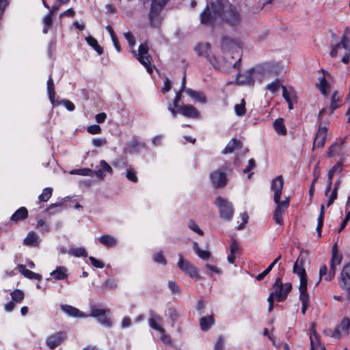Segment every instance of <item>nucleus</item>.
I'll use <instances>...</instances> for the list:
<instances>
[{
    "instance_id": "nucleus-1",
    "label": "nucleus",
    "mask_w": 350,
    "mask_h": 350,
    "mask_svg": "<svg viewBox=\"0 0 350 350\" xmlns=\"http://www.w3.org/2000/svg\"><path fill=\"white\" fill-rule=\"evenodd\" d=\"M212 11L208 5L201 14L200 20L202 24L213 25L217 16L221 17L230 26H239L242 22V17L239 10L232 4L222 5L219 0H211Z\"/></svg>"
},
{
    "instance_id": "nucleus-2",
    "label": "nucleus",
    "mask_w": 350,
    "mask_h": 350,
    "mask_svg": "<svg viewBox=\"0 0 350 350\" xmlns=\"http://www.w3.org/2000/svg\"><path fill=\"white\" fill-rule=\"evenodd\" d=\"M284 187V179L282 176L273 178L271 183V190L273 192V201L275 208L273 214V219L278 225L283 224L282 215L289 206V199L285 197L281 200L282 192Z\"/></svg>"
},
{
    "instance_id": "nucleus-3",
    "label": "nucleus",
    "mask_w": 350,
    "mask_h": 350,
    "mask_svg": "<svg viewBox=\"0 0 350 350\" xmlns=\"http://www.w3.org/2000/svg\"><path fill=\"white\" fill-rule=\"evenodd\" d=\"M338 49H344V54L341 62L344 64H347L350 59V31L348 28L345 29L340 42L332 46L330 52V55L332 57L337 56Z\"/></svg>"
},
{
    "instance_id": "nucleus-4",
    "label": "nucleus",
    "mask_w": 350,
    "mask_h": 350,
    "mask_svg": "<svg viewBox=\"0 0 350 350\" xmlns=\"http://www.w3.org/2000/svg\"><path fill=\"white\" fill-rule=\"evenodd\" d=\"M306 262V257L304 255L300 254L294 263L293 269V273L297 274L299 278L300 283L299 290L301 291H307L308 278L305 270Z\"/></svg>"
},
{
    "instance_id": "nucleus-5",
    "label": "nucleus",
    "mask_w": 350,
    "mask_h": 350,
    "mask_svg": "<svg viewBox=\"0 0 350 350\" xmlns=\"http://www.w3.org/2000/svg\"><path fill=\"white\" fill-rule=\"evenodd\" d=\"M273 291L269 295H272L278 301L281 302L286 299L292 288V285L289 282L282 284L281 279L278 278L273 285Z\"/></svg>"
},
{
    "instance_id": "nucleus-6",
    "label": "nucleus",
    "mask_w": 350,
    "mask_h": 350,
    "mask_svg": "<svg viewBox=\"0 0 350 350\" xmlns=\"http://www.w3.org/2000/svg\"><path fill=\"white\" fill-rule=\"evenodd\" d=\"M215 204L219 210L221 217L228 221L232 218L234 209L231 202L221 197H217Z\"/></svg>"
},
{
    "instance_id": "nucleus-7",
    "label": "nucleus",
    "mask_w": 350,
    "mask_h": 350,
    "mask_svg": "<svg viewBox=\"0 0 350 350\" xmlns=\"http://www.w3.org/2000/svg\"><path fill=\"white\" fill-rule=\"evenodd\" d=\"M244 45L243 36L230 37L224 36L221 41V47L223 50L229 51L241 49Z\"/></svg>"
},
{
    "instance_id": "nucleus-8",
    "label": "nucleus",
    "mask_w": 350,
    "mask_h": 350,
    "mask_svg": "<svg viewBox=\"0 0 350 350\" xmlns=\"http://www.w3.org/2000/svg\"><path fill=\"white\" fill-rule=\"evenodd\" d=\"M338 283L340 287L346 292L347 299L350 301V262L343 267Z\"/></svg>"
},
{
    "instance_id": "nucleus-9",
    "label": "nucleus",
    "mask_w": 350,
    "mask_h": 350,
    "mask_svg": "<svg viewBox=\"0 0 350 350\" xmlns=\"http://www.w3.org/2000/svg\"><path fill=\"white\" fill-rule=\"evenodd\" d=\"M137 59L144 65L149 73L152 72L151 67V57L148 55V46L146 43L141 44L139 46Z\"/></svg>"
},
{
    "instance_id": "nucleus-10",
    "label": "nucleus",
    "mask_w": 350,
    "mask_h": 350,
    "mask_svg": "<svg viewBox=\"0 0 350 350\" xmlns=\"http://www.w3.org/2000/svg\"><path fill=\"white\" fill-rule=\"evenodd\" d=\"M179 260L178 262V267L180 269H181L183 272H185L189 277L195 279H198L200 275L198 274V269L194 267L191 263H190L188 260H184L183 255L181 254H178Z\"/></svg>"
},
{
    "instance_id": "nucleus-11",
    "label": "nucleus",
    "mask_w": 350,
    "mask_h": 350,
    "mask_svg": "<svg viewBox=\"0 0 350 350\" xmlns=\"http://www.w3.org/2000/svg\"><path fill=\"white\" fill-rule=\"evenodd\" d=\"M350 329V319L345 317L342 319L340 323L337 325L332 334V338L336 339H340L342 336H347L349 334V330Z\"/></svg>"
},
{
    "instance_id": "nucleus-12",
    "label": "nucleus",
    "mask_w": 350,
    "mask_h": 350,
    "mask_svg": "<svg viewBox=\"0 0 350 350\" xmlns=\"http://www.w3.org/2000/svg\"><path fill=\"white\" fill-rule=\"evenodd\" d=\"M163 317L157 314L154 310H149L148 325L153 329L158 331L159 333L164 332V328L161 325Z\"/></svg>"
},
{
    "instance_id": "nucleus-13",
    "label": "nucleus",
    "mask_w": 350,
    "mask_h": 350,
    "mask_svg": "<svg viewBox=\"0 0 350 350\" xmlns=\"http://www.w3.org/2000/svg\"><path fill=\"white\" fill-rule=\"evenodd\" d=\"M213 185L216 188L224 187L227 184V177L224 172L221 170L214 171L210 174Z\"/></svg>"
},
{
    "instance_id": "nucleus-14",
    "label": "nucleus",
    "mask_w": 350,
    "mask_h": 350,
    "mask_svg": "<svg viewBox=\"0 0 350 350\" xmlns=\"http://www.w3.org/2000/svg\"><path fill=\"white\" fill-rule=\"evenodd\" d=\"M195 50L199 56L204 57L212 64H214L213 59H215V57L211 55L209 43H200L196 46Z\"/></svg>"
},
{
    "instance_id": "nucleus-15",
    "label": "nucleus",
    "mask_w": 350,
    "mask_h": 350,
    "mask_svg": "<svg viewBox=\"0 0 350 350\" xmlns=\"http://www.w3.org/2000/svg\"><path fill=\"white\" fill-rule=\"evenodd\" d=\"M178 113L189 118H198L200 113L193 105H183L178 108Z\"/></svg>"
},
{
    "instance_id": "nucleus-16",
    "label": "nucleus",
    "mask_w": 350,
    "mask_h": 350,
    "mask_svg": "<svg viewBox=\"0 0 350 350\" xmlns=\"http://www.w3.org/2000/svg\"><path fill=\"white\" fill-rule=\"evenodd\" d=\"M66 338V334L64 332H58L49 336L46 338V345L51 349H53L62 342H63Z\"/></svg>"
},
{
    "instance_id": "nucleus-17",
    "label": "nucleus",
    "mask_w": 350,
    "mask_h": 350,
    "mask_svg": "<svg viewBox=\"0 0 350 350\" xmlns=\"http://www.w3.org/2000/svg\"><path fill=\"white\" fill-rule=\"evenodd\" d=\"M327 128L319 126L313 143V148L323 147L325 145L327 137Z\"/></svg>"
},
{
    "instance_id": "nucleus-18",
    "label": "nucleus",
    "mask_w": 350,
    "mask_h": 350,
    "mask_svg": "<svg viewBox=\"0 0 350 350\" xmlns=\"http://www.w3.org/2000/svg\"><path fill=\"white\" fill-rule=\"evenodd\" d=\"M310 340L311 350H325V347L319 341L314 325H312L310 330Z\"/></svg>"
},
{
    "instance_id": "nucleus-19",
    "label": "nucleus",
    "mask_w": 350,
    "mask_h": 350,
    "mask_svg": "<svg viewBox=\"0 0 350 350\" xmlns=\"http://www.w3.org/2000/svg\"><path fill=\"white\" fill-rule=\"evenodd\" d=\"M254 69L247 70L244 74H238L237 82L240 85H252L254 83L253 78Z\"/></svg>"
},
{
    "instance_id": "nucleus-20",
    "label": "nucleus",
    "mask_w": 350,
    "mask_h": 350,
    "mask_svg": "<svg viewBox=\"0 0 350 350\" xmlns=\"http://www.w3.org/2000/svg\"><path fill=\"white\" fill-rule=\"evenodd\" d=\"M61 309L64 312L66 313L70 317L80 318H85L88 317V315L84 314L83 312L80 311L79 309L70 305H62Z\"/></svg>"
},
{
    "instance_id": "nucleus-21",
    "label": "nucleus",
    "mask_w": 350,
    "mask_h": 350,
    "mask_svg": "<svg viewBox=\"0 0 350 350\" xmlns=\"http://www.w3.org/2000/svg\"><path fill=\"white\" fill-rule=\"evenodd\" d=\"M40 242L38 235L33 231L29 232L23 240V244L29 247H37Z\"/></svg>"
},
{
    "instance_id": "nucleus-22",
    "label": "nucleus",
    "mask_w": 350,
    "mask_h": 350,
    "mask_svg": "<svg viewBox=\"0 0 350 350\" xmlns=\"http://www.w3.org/2000/svg\"><path fill=\"white\" fill-rule=\"evenodd\" d=\"M316 86L325 97L327 96L331 89V85L325 79V75L319 78Z\"/></svg>"
},
{
    "instance_id": "nucleus-23",
    "label": "nucleus",
    "mask_w": 350,
    "mask_h": 350,
    "mask_svg": "<svg viewBox=\"0 0 350 350\" xmlns=\"http://www.w3.org/2000/svg\"><path fill=\"white\" fill-rule=\"evenodd\" d=\"M68 269L64 266L57 267L50 275L53 277L55 280H62L68 278Z\"/></svg>"
},
{
    "instance_id": "nucleus-24",
    "label": "nucleus",
    "mask_w": 350,
    "mask_h": 350,
    "mask_svg": "<svg viewBox=\"0 0 350 350\" xmlns=\"http://www.w3.org/2000/svg\"><path fill=\"white\" fill-rule=\"evenodd\" d=\"M99 242L107 247H115L118 244L117 239L109 234H103L98 238Z\"/></svg>"
},
{
    "instance_id": "nucleus-25",
    "label": "nucleus",
    "mask_w": 350,
    "mask_h": 350,
    "mask_svg": "<svg viewBox=\"0 0 350 350\" xmlns=\"http://www.w3.org/2000/svg\"><path fill=\"white\" fill-rule=\"evenodd\" d=\"M341 95L339 94L338 91L335 90L333 92L331 96V103L329 105V110L331 113H333L334 110L339 108L340 107V104L339 103L341 100Z\"/></svg>"
},
{
    "instance_id": "nucleus-26",
    "label": "nucleus",
    "mask_w": 350,
    "mask_h": 350,
    "mask_svg": "<svg viewBox=\"0 0 350 350\" xmlns=\"http://www.w3.org/2000/svg\"><path fill=\"white\" fill-rule=\"evenodd\" d=\"M19 270L24 276L29 279L36 280H40L42 279L41 275L27 269L23 265L19 266Z\"/></svg>"
},
{
    "instance_id": "nucleus-27",
    "label": "nucleus",
    "mask_w": 350,
    "mask_h": 350,
    "mask_svg": "<svg viewBox=\"0 0 350 350\" xmlns=\"http://www.w3.org/2000/svg\"><path fill=\"white\" fill-rule=\"evenodd\" d=\"M185 92L192 98L200 103H205L206 102V96L202 92L193 90L191 88H187L185 90Z\"/></svg>"
},
{
    "instance_id": "nucleus-28",
    "label": "nucleus",
    "mask_w": 350,
    "mask_h": 350,
    "mask_svg": "<svg viewBox=\"0 0 350 350\" xmlns=\"http://www.w3.org/2000/svg\"><path fill=\"white\" fill-rule=\"evenodd\" d=\"M27 216V209L25 207H21L12 215L11 220L17 222L26 219Z\"/></svg>"
},
{
    "instance_id": "nucleus-29",
    "label": "nucleus",
    "mask_w": 350,
    "mask_h": 350,
    "mask_svg": "<svg viewBox=\"0 0 350 350\" xmlns=\"http://www.w3.org/2000/svg\"><path fill=\"white\" fill-rule=\"evenodd\" d=\"M90 311H91L90 314L88 315V316L92 317L94 318H97V317L105 315L110 312V310L109 308L104 309V308H99L98 306H91Z\"/></svg>"
},
{
    "instance_id": "nucleus-30",
    "label": "nucleus",
    "mask_w": 350,
    "mask_h": 350,
    "mask_svg": "<svg viewBox=\"0 0 350 350\" xmlns=\"http://www.w3.org/2000/svg\"><path fill=\"white\" fill-rule=\"evenodd\" d=\"M299 291V299L302 304L301 312L303 314H306V312L309 306V296L307 293V291Z\"/></svg>"
},
{
    "instance_id": "nucleus-31",
    "label": "nucleus",
    "mask_w": 350,
    "mask_h": 350,
    "mask_svg": "<svg viewBox=\"0 0 350 350\" xmlns=\"http://www.w3.org/2000/svg\"><path fill=\"white\" fill-rule=\"evenodd\" d=\"M239 147L241 148V142L234 138L228 142L226 148L223 150L222 153H232L237 148Z\"/></svg>"
},
{
    "instance_id": "nucleus-32",
    "label": "nucleus",
    "mask_w": 350,
    "mask_h": 350,
    "mask_svg": "<svg viewBox=\"0 0 350 350\" xmlns=\"http://www.w3.org/2000/svg\"><path fill=\"white\" fill-rule=\"evenodd\" d=\"M273 127L278 134L281 135H285L286 134V129L282 118L276 119L273 122Z\"/></svg>"
},
{
    "instance_id": "nucleus-33",
    "label": "nucleus",
    "mask_w": 350,
    "mask_h": 350,
    "mask_svg": "<svg viewBox=\"0 0 350 350\" xmlns=\"http://www.w3.org/2000/svg\"><path fill=\"white\" fill-rule=\"evenodd\" d=\"M344 144V139H340L338 141L334 143L329 148L328 151V156L329 157H334L340 151L342 146Z\"/></svg>"
},
{
    "instance_id": "nucleus-34",
    "label": "nucleus",
    "mask_w": 350,
    "mask_h": 350,
    "mask_svg": "<svg viewBox=\"0 0 350 350\" xmlns=\"http://www.w3.org/2000/svg\"><path fill=\"white\" fill-rule=\"evenodd\" d=\"M169 0H152V4L150 12V18H152L154 12L161 10Z\"/></svg>"
},
{
    "instance_id": "nucleus-35",
    "label": "nucleus",
    "mask_w": 350,
    "mask_h": 350,
    "mask_svg": "<svg viewBox=\"0 0 350 350\" xmlns=\"http://www.w3.org/2000/svg\"><path fill=\"white\" fill-rule=\"evenodd\" d=\"M67 253L71 256L75 257H86L88 256V252L84 247H72L70 248Z\"/></svg>"
},
{
    "instance_id": "nucleus-36",
    "label": "nucleus",
    "mask_w": 350,
    "mask_h": 350,
    "mask_svg": "<svg viewBox=\"0 0 350 350\" xmlns=\"http://www.w3.org/2000/svg\"><path fill=\"white\" fill-rule=\"evenodd\" d=\"M43 23V29L42 32L44 33H47L50 29H51L53 26V15L51 14H47L42 19Z\"/></svg>"
},
{
    "instance_id": "nucleus-37",
    "label": "nucleus",
    "mask_w": 350,
    "mask_h": 350,
    "mask_svg": "<svg viewBox=\"0 0 350 350\" xmlns=\"http://www.w3.org/2000/svg\"><path fill=\"white\" fill-rule=\"evenodd\" d=\"M332 258L330 261L333 262L334 263L340 265L342 260V255L339 252L337 244L335 243L332 249Z\"/></svg>"
},
{
    "instance_id": "nucleus-38",
    "label": "nucleus",
    "mask_w": 350,
    "mask_h": 350,
    "mask_svg": "<svg viewBox=\"0 0 350 350\" xmlns=\"http://www.w3.org/2000/svg\"><path fill=\"white\" fill-rule=\"evenodd\" d=\"M214 323V318L213 316L204 317L200 319V327L202 330L206 331Z\"/></svg>"
},
{
    "instance_id": "nucleus-39",
    "label": "nucleus",
    "mask_w": 350,
    "mask_h": 350,
    "mask_svg": "<svg viewBox=\"0 0 350 350\" xmlns=\"http://www.w3.org/2000/svg\"><path fill=\"white\" fill-rule=\"evenodd\" d=\"M85 40L87 41L88 44L91 46L99 55L103 54V48L99 45L97 40L92 37V36H88L85 38Z\"/></svg>"
},
{
    "instance_id": "nucleus-40",
    "label": "nucleus",
    "mask_w": 350,
    "mask_h": 350,
    "mask_svg": "<svg viewBox=\"0 0 350 350\" xmlns=\"http://www.w3.org/2000/svg\"><path fill=\"white\" fill-rule=\"evenodd\" d=\"M282 96L286 102L296 101V95L293 90H288L285 86H282Z\"/></svg>"
},
{
    "instance_id": "nucleus-41",
    "label": "nucleus",
    "mask_w": 350,
    "mask_h": 350,
    "mask_svg": "<svg viewBox=\"0 0 350 350\" xmlns=\"http://www.w3.org/2000/svg\"><path fill=\"white\" fill-rule=\"evenodd\" d=\"M47 92L49 94V97L51 103H53L55 98V92L54 88L53 80L52 77L50 76L47 81Z\"/></svg>"
},
{
    "instance_id": "nucleus-42",
    "label": "nucleus",
    "mask_w": 350,
    "mask_h": 350,
    "mask_svg": "<svg viewBox=\"0 0 350 350\" xmlns=\"http://www.w3.org/2000/svg\"><path fill=\"white\" fill-rule=\"evenodd\" d=\"M12 301L14 303H21L24 299L25 295L23 292L19 289H16L10 293Z\"/></svg>"
},
{
    "instance_id": "nucleus-43",
    "label": "nucleus",
    "mask_w": 350,
    "mask_h": 350,
    "mask_svg": "<svg viewBox=\"0 0 350 350\" xmlns=\"http://www.w3.org/2000/svg\"><path fill=\"white\" fill-rule=\"evenodd\" d=\"M53 189L51 187H46L43 189L42 193L38 196L40 202H47L52 196Z\"/></svg>"
},
{
    "instance_id": "nucleus-44",
    "label": "nucleus",
    "mask_w": 350,
    "mask_h": 350,
    "mask_svg": "<svg viewBox=\"0 0 350 350\" xmlns=\"http://www.w3.org/2000/svg\"><path fill=\"white\" fill-rule=\"evenodd\" d=\"M231 59H232L234 57H230L229 55H226L224 57V59H226V68H228L232 67L233 68H239L241 64V57H239L234 62H232Z\"/></svg>"
},
{
    "instance_id": "nucleus-45",
    "label": "nucleus",
    "mask_w": 350,
    "mask_h": 350,
    "mask_svg": "<svg viewBox=\"0 0 350 350\" xmlns=\"http://www.w3.org/2000/svg\"><path fill=\"white\" fill-rule=\"evenodd\" d=\"M338 265V264L334 263L333 262L330 261L329 272L327 275L325 277V281L329 282L334 278L336 271V267Z\"/></svg>"
},
{
    "instance_id": "nucleus-46",
    "label": "nucleus",
    "mask_w": 350,
    "mask_h": 350,
    "mask_svg": "<svg viewBox=\"0 0 350 350\" xmlns=\"http://www.w3.org/2000/svg\"><path fill=\"white\" fill-rule=\"evenodd\" d=\"M234 111L236 114L239 116H243L245 114V101L244 99L241 100L240 104L235 105Z\"/></svg>"
},
{
    "instance_id": "nucleus-47",
    "label": "nucleus",
    "mask_w": 350,
    "mask_h": 350,
    "mask_svg": "<svg viewBox=\"0 0 350 350\" xmlns=\"http://www.w3.org/2000/svg\"><path fill=\"white\" fill-rule=\"evenodd\" d=\"M36 228L42 234L50 231L49 226L43 219H39L37 222Z\"/></svg>"
},
{
    "instance_id": "nucleus-48",
    "label": "nucleus",
    "mask_w": 350,
    "mask_h": 350,
    "mask_svg": "<svg viewBox=\"0 0 350 350\" xmlns=\"http://www.w3.org/2000/svg\"><path fill=\"white\" fill-rule=\"evenodd\" d=\"M94 171L89 168H83L72 170L70 174H79L82 176H92Z\"/></svg>"
},
{
    "instance_id": "nucleus-49",
    "label": "nucleus",
    "mask_w": 350,
    "mask_h": 350,
    "mask_svg": "<svg viewBox=\"0 0 350 350\" xmlns=\"http://www.w3.org/2000/svg\"><path fill=\"white\" fill-rule=\"evenodd\" d=\"M96 319L102 325L106 327H111L112 326L113 323L107 314L97 317Z\"/></svg>"
},
{
    "instance_id": "nucleus-50",
    "label": "nucleus",
    "mask_w": 350,
    "mask_h": 350,
    "mask_svg": "<svg viewBox=\"0 0 350 350\" xmlns=\"http://www.w3.org/2000/svg\"><path fill=\"white\" fill-rule=\"evenodd\" d=\"M280 86V82L278 79L267 85V89L271 92L273 94L275 93Z\"/></svg>"
},
{
    "instance_id": "nucleus-51",
    "label": "nucleus",
    "mask_w": 350,
    "mask_h": 350,
    "mask_svg": "<svg viewBox=\"0 0 350 350\" xmlns=\"http://www.w3.org/2000/svg\"><path fill=\"white\" fill-rule=\"evenodd\" d=\"M126 177L133 183H137L138 181L135 170L131 167L126 170Z\"/></svg>"
},
{
    "instance_id": "nucleus-52",
    "label": "nucleus",
    "mask_w": 350,
    "mask_h": 350,
    "mask_svg": "<svg viewBox=\"0 0 350 350\" xmlns=\"http://www.w3.org/2000/svg\"><path fill=\"white\" fill-rule=\"evenodd\" d=\"M167 312L170 319H171L172 323H174L180 317L179 312L175 308H168Z\"/></svg>"
},
{
    "instance_id": "nucleus-53",
    "label": "nucleus",
    "mask_w": 350,
    "mask_h": 350,
    "mask_svg": "<svg viewBox=\"0 0 350 350\" xmlns=\"http://www.w3.org/2000/svg\"><path fill=\"white\" fill-rule=\"evenodd\" d=\"M188 227L190 230L198 233V234H200L201 236H202L204 234L203 231L199 228L198 224L192 220H190L188 222Z\"/></svg>"
},
{
    "instance_id": "nucleus-54",
    "label": "nucleus",
    "mask_w": 350,
    "mask_h": 350,
    "mask_svg": "<svg viewBox=\"0 0 350 350\" xmlns=\"http://www.w3.org/2000/svg\"><path fill=\"white\" fill-rule=\"evenodd\" d=\"M256 166V161L254 159H250L248 161V165L247 167L243 170V173L247 174L248 173V178H250L251 176L252 175V173H250L251 170H253Z\"/></svg>"
},
{
    "instance_id": "nucleus-55",
    "label": "nucleus",
    "mask_w": 350,
    "mask_h": 350,
    "mask_svg": "<svg viewBox=\"0 0 350 350\" xmlns=\"http://www.w3.org/2000/svg\"><path fill=\"white\" fill-rule=\"evenodd\" d=\"M100 170H102L103 172H105L110 174L113 173L112 167L105 160H101L100 161Z\"/></svg>"
},
{
    "instance_id": "nucleus-56",
    "label": "nucleus",
    "mask_w": 350,
    "mask_h": 350,
    "mask_svg": "<svg viewBox=\"0 0 350 350\" xmlns=\"http://www.w3.org/2000/svg\"><path fill=\"white\" fill-rule=\"evenodd\" d=\"M153 259L157 263H161L162 265H165L167 263V261L162 252L155 254L153 256Z\"/></svg>"
},
{
    "instance_id": "nucleus-57",
    "label": "nucleus",
    "mask_w": 350,
    "mask_h": 350,
    "mask_svg": "<svg viewBox=\"0 0 350 350\" xmlns=\"http://www.w3.org/2000/svg\"><path fill=\"white\" fill-rule=\"evenodd\" d=\"M124 36L131 46H133L135 44V39L130 31L125 32Z\"/></svg>"
},
{
    "instance_id": "nucleus-58",
    "label": "nucleus",
    "mask_w": 350,
    "mask_h": 350,
    "mask_svg": "<svg viewBox=\"0 0 350 350\" xmlns=\"http://www.w3.org/2000/svg\"><path fill=\"white\" fill-rule=\"evenodd\" d=\"M89 260L91 262L92 265L96 268L102 269L105 266L104 263L102 261L97 260L93 256H90L89 258Z\"/></svg>"
},
{
    "instance_id": "nucleus-59",
    "label": "nucleus",
    "mask_w": 350,
    "mask_h": 350,
    "mask_svg": "<svg viewBox=\"0 0 350 350\" xmlns=\"http://www.w3.org/2000/svg\"><path fill=\"white\" fill-rule=\"evenodd\" d=\"M88 132L90 133V134H99L100 132H101V129L100 127V126L98 125H96V124H94V125H91L90 126L88 127Z\"/></svg>"
},
{
    "instance_id": "nucleus-60",
    "label": "nucleus",
    "mask_w": 350,
    "mask_h": 350,
    "mask_svg": "<svg viewBox=\"0 0 350 350\" xmlns=\"http://www.w3.org/2000/svg\"><path fill=\"white\" fill-rule=\"evenodd\" d=\"M329 270L326 265H322L319 269V280L323 278L325 280V277L327 275Z\"/></svg>"
},
{
    "instance_id": "nucleus-61",
    "label": "nucleus",
    "mask_w": 350,
    "mask_h": 350,
    "mask_svg": "<svg viewBox=\"0 0 350 350\" xmlns=\"http://www.w3.org/2000/svg\"><path fill=\"white\" fill-rule=\"evenodd\" d=\"M104 286L105 288H110V289H115L118 284L116 280L113 279H109L105 281Z\"/></svg>"
},
{
    "instance_id": "nucleus-62",
    "label": "nucleus",
    "mask_w": 350,
    "mask_h": 350,
    "mask_svg": "<svg viewBox=\"0 0 350 350\" xmlns=\"http://www.w3.org/2000/svg\"><path fill=\"white\" fill-rule=\"evenodd\" d=\"M107 144V140L103 138H94L92 139V144L96 147H101Z\"/></svg>"
},
{
    "instance_id": "nucleus-63",
    "label": "nucleus",
    "mask_w": 350,
    "mask_h": 350,
    "mask_svg": "<svg viewBox=\"0 0 350 350\" xmlns=\"http://www.w3.org/2000/svg\"><path fill=\"white\" fill-rule=\"evenodd\" d=\"M224 338L223 336H220L217 338V340L215 345V350H224Z\"/></svg>"
},
{
    "instance_id": "nucleus-64",
    "label": "nucleus",
    "mask_w": 350,
    "mask_h": 350,
    "mask_svg": "<svg viewBox=\"0 0 350 350\" xmlns=\"http://www.w3.org/2000/svg\"><path fill=\"white\" fill-rule=\"evenodd\" d=\"M334 174H339L342 171V162L338 161L331 170Z\"/></svg>"
}]
</instances>
